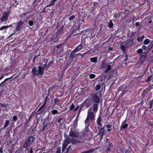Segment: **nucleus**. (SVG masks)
I'll list each match as a JSON object with an SVG mask.
<instances>
[{"label":"nucleus","instance_id":"obj_34","mask_svg":"<svg viewBox=\"0 0 153 153\" xmlns=\"http://www.w3.org/2000/svg\"><path fill=\"white\" fill-rule=\"evenodd\" d=\"M150 42V40L149 39H146L143 42L144 44L146 45L148 44Z\"/></svg>","mask_w":153,"mask_h":153},{"label":"nucleus","instance_id":"obj_59","mask_svg":"<svg viewBox=\"0 0 153 153\" xmlns=\"http://www.w3.org/2000/svg\"><path fill=\"white\" fill-rule=\"evenodd\" d=\"M150 104H153V100L150 101Z\"/></svg>","mask_w":153,"mask_h":153},{"label":"nucleus","instance_id":"obj_17","mask_svg":"<svg viewBox=\"0 0 153 153\" xmlns=\"http://www.w3.org/2000/svg\"><path fill=\"white\" fill-rule=\"evenodd\" d=\"M123 88L122 86L118 88V90H117V92L118 93L119 92H120L121 90H122V92L123 91V92L122 93H121L122 96L123 95H124V94L125 93V92H126V91H125L124 90H123Z\"/></svg>","mask_w":153,"mask_h":153},{"label":"nucleus","instance_id":"obj_16","mask_svg":"<svg viewBox=\"0 0 153 153\" xmlns=\"http://www.w3.org/2000/svg\"><path fill=\"white\" fill-rule=\"evenodd\" d=\"M106 127L107 128L106 131L107 132H110L112 130V125L110 124H107L106 125Z\"/></svg>","mask_w":153,"mask_h":153},{"label":"nucleus","instance_id":"obj_22","mask_svg":"<svg viewBox=\"0 0 153 153\" xmlns=\"http://www.w3.org/2000/svg\"><path fill=\"white\" fill-rule=\"evenodd\" d=\"M77 121L76 119L75 120L73 123V127L71 128H75L77 127Z\"/></svg>","mask_w":153,"mask_h":153},{"label":"nucleus","instance_id":"obj_27","mask_svg":"<svg viewBox=\"0 0 153 153\" xmlns=\"http://www.w3.org/2000/svg\"><path fill=\"white\" fill-rule=\"evenodd\" d=\"M94 151V150L93 149H91L89 150L85 151L81 153H92Z\"/></svg>","mask_w":153,"mask_h":153},{"label":"nucleus","instance_id":"obj_15","mask_svg":"<svg viewBox=\"0 0 153 153\" xmlns=\"http://www.w3.org/2000/svg\"><path fill=\"white\" fill-rule=\"evenodd\" d=\"M69 143L68 140L67 138L64 141V143L63 144L62 146L63 147L66 148L67 147L68 144Z\"/></svg>","mask_w":153,"mask_h":153},{"label":"nucleus","instance_id":"obj_12","mask_svg":"<svg viewBox=\"0 0 153 153\" xmlns=\"http://www.w3.org/2000/svg\"><path fill=\"white\" fill-rule=\"evenodd\" d=\"M101 117L100 116H99L98 118L97 121V123L98 125V128L99 129L100 128V127H101L102 126V125L101 123Z\"/></svg>","mask_w":153,"mask_h":153},{"label":"nucleus","instance_id":"obj_52","mask_svg":"<svg viewBox=\"0 0 153 153\" xmlns=\"http://www.w3.org/2000/svg\"><path fill=\"white\" fill-rule=\"evenodd\" d=\"M38 2V0H34L33 1V3L34 4H37Z\"/></svg>","mask_w":153,"mask_h":153},{"label":"nucleus","instance_id":"obj_6","mask_svg":"<svg viewBox=\"0 0 153 153\" xmlns=\"http://www.w3.org/2000/svg\"><path fill=\"white\" fill-rule=\"evenodd\" d=\"M9 15V13L8 12H5L3 14L1 18V22H3L6 21L8 19Z\"/></svg>","mask_w":153,"mask_h":153},{"label":"nucleus","instance_id":"obj_43","mask_svg":"<svg viewBox=\"0 0 153 153\" xmlns=\"http://www.w3.org/2000/svg\"><path fill=\"white\" fill-rule=\"evenodd\" d=\"M75 18V16L74 15H72V16H71V17H69V19L71 21L73 19H74Z\"/></svg>","mask_w":153,"mask_h":153},{"label":"nucleus","instance_id":"obj_25","mask_svg":"<svg viewBox=\"0 0 153 153\" xmlns=\"http://www.w3.org/2000/svg\"><path fill=\"white\" fill-rule=\"evenodd\" d=\"M93 108L94 112H96L98 110V105L97 104H94Z\"/></svg>","mask_w":153,"mask_h":153},{"label":"nucleus","instance_id":"obj_23","mask_svg":"<svg viewBox=\"0 0 153 153\" xmlns=\"http://www.w3.org/2000/svg\"><path fill=\"white\" fill-rule=\"evenodd\" d=\"M10 122L9 120H6L4 127L2 128V129H4L9 124Z\"/></svg>","mask_w":153,"mask_h":153},{"label":"nucleus","instance_id":"obj_54","mask_svg":"<svg viewBox=\"0 0 153 153\" xmlns=\"http://www.w3.org/2000/svg\"><path fill=\"white\" fill-rule=\"evenodd\" d=\"M71 147V146H68V148L66 150H67V152H69V149Z\"/></svg>","mask_w":153,"mask_h":153},{"label":"nucleus","instance_id":"obj_13","mask_svg":"<svg viewBox=\"0 0 153 153\" xmlns=\"http://www.w3.org/2000/svg\"><path fill=\"white\" fill-rule=\"evenodd\" d=\"M104 127L105 126H104L101 129H99V131L98 133V134H102V135H104L106 133L104 129Z\"/></svg>","mask_w":153,"mask_h":153},{"label":"nucleus","instance_id":"obj_9","mask_svg":"<svg viewBox=\"0 0 153 153\" xmlns=\"http://www.w3.org/2000/svg\"><path fill=\"white\" fill-rule=\"evenodd\" d=\"M49 120L48 118H46L44 121L43 124V129H45L49 125Z\"/></svg>","mask_w":153,"mask_h":153},{"label":"nucleus","instance_id":"obj_36","mask_svg":"<svg viewBox=\"0 0 153 153\" xmlns=\"http://www.w3.org/2000/svg\"><path fill=\"white\" fill-rule=\"evenodd\" d=\"M101 88V86L100 85H97L95 87V89L97 91H98Z\"/></svg>","mask_w":153,"mask_h":153},{"label":"nucleus","instance_id":"obj_42","mask_svg":"<svg viewBox=\"0 0 153 153\" xmlns=\"http://www.w3.org/2000/svg\"><path fill=\"white\" fill-rule=\"evenodd\" d=\"M95 77V75L94 74H91L89 75V78L92 79L94 78Z\"/></svg>","mask_w":153,"mask_h":153},{"label":"nucleus","instance_id":"obj_53","mask_svg":"<svg viewBox=\"0 0 153 153\" xmlns=\"http://www.w3.org/2000/svg\"><path fill=\"white\" fill-rule=\"evenodd\" d=\"M61 153V149L60 148H59L56 151V153Z\"/></svg>","mask_w":153,"mask_h":153},{"label":"nucleus","instance_id":"obj_45","mask_svg":"<svg viewBox=\"0 0 153 153\" xmlns=\"http://www.w3.org/2000/svg\"><path fill=\"white\" fill-rule=\"evenodd\" d=\"M111 65H108V66H107L106 69H107V70H109V71L111 69Z\"/></svg>","mask_w":153,"mask_h":153},{"label":"nucleus","instance_id":"obj_57","mask_svg":"<svg viewBox=\"0 0 153 153\" xmlns=\"http://www.w3.org/2000/svg\"><path fill=\"white\" fill-rule=\"evenodd\" d=\"M65 148H65V147H62V152H63L65 151Z\"/></svg>","mask_w":153,"mask_h":153},{"label":"nucleus","instance_id":"obj_32","mask_svg":"<svg viewBox=\"0 0 153 153\" xmlns=\"http://www.w3.org/2000/svg\"><path fill=\"white\" fill-rule=\"evenodd\" d=\"M112 146V144L111 143H110L109 144V146H108V148L107 149L106 151H109L111 150V149Z\"/></svg>","mask_w":153,"mask_h":153},{"label":"nucleus","instance_id":"obj_55","mask_svg":"<svg viewBox=\"0 0 153 153\" xmlns=\"http://www.w3.org/2000/svg\"><path fill=\"white\" fill-rule=\"evenodd\" d=\"M139 25V22H137L135 23V25L136 27H138Z\"/></svg>","mask_w":153,"mask_h":153},{"label":"nucleus","instance_id":"obj_28","mask_svg":"<svg viewBox=\"0 0 153 153\" xmlns=\"http://www.w3.org/2000/svg\"><path fill=\"white\" fill-rule=\"evenodd\" d=\"M86 53V52L83 54H82L81 53H78V54H76V55H77L78 56H79V57L78 58L79 59H82V58H83L84 54Z\"/></svg>","mask_w":153,"mask_h":153},{"label":"nucleus","instance_id":"obj_58","mask_svg":"<svg viewBox=\"0 0 153 153\" xmlns=\"http://www.w3.org/2000/svg\"><path fill=\"white\" fill-rule=\"evenodd\" d=\"M61 46V45H57L56 46V48H59L60 47V46Z\"/></svg>","mask_w":153,"mask_h":153},{"label":"nucleus","instance_id":"obj_5","mask_svg":"<svg viewBox=\"0 0 153 153\" xmlns=\"http://www.w3.org/2000/svg\"><path fill=\"white\" fill-rule=\"evenodd\" d=\"M69 135L71 137H77L79 136V133L76 129L71 128Z\"/></svg>","mask_w":153,"mask_h":153},{"label":"nucleus","instance_id":"obj_14","mask_svg":"<svg viewBox=\"0 0 153 153\" xmlns=\"http://www.w3.org/2000/svg\"><path fill=\"white\" fill-rule=\"evenodd\" d=\"M67 139L69 143H71L73 144H74L76 143V142H79V141H76L74 139L70 138L69 137H68V138H67Z\"/></svg>","mask_w":153,"mask_h":153},{"label":"nucleus","instance_id":"obj_20","mask_svg":"<svg viewBox=\"0 0 153 153\" xmlns=\"http://www.w3.org/2000/svg\"><path fill=\"white\" fill-rule=\"evenodd\" d=\"M146 58L145 56H141L140 59L139 61L140 63L142 64L146 60Z\"/></svg>","mask_w":153,"mask_h":153},{"label":"nucleus","instance_id":"obj_10","mask_svg":"<svg viewBox=\"0 0 153 153\" xmlns=\"http://www.w3.org/2000/svg\"><path fill=\"white\" fill-rule=\"evenodd\" d=\"M23 22L21 21L18 22L16 27V30L17 31H19L20 29L22 27V26L23 25Z\"/></svg>","mask_w":153,"mask_h":153},{"label":"nucleus","instance_id":"obj_48","mask_svg":"<svg viewBox=\"0 0 153 153\" xmlns=\"http://www.w3.org/2000/svg\"><path fill=\"white\" fill-rule=\"evenodd\" d=\"M152 76H149L147 80V82H149L151 81Z\"/></svg>","mask_w":153,"mask_h":153},{"label":"nucleus","instance_id":"obj_38","mask_svg":"<svg viewBox=\"0 0 153 153\" xmlns=\"http://www.w3.org/2000/svg\"><path fill=\"white\" fill-rule=\"evenodd\" d=\"M54 103L56 104H59V99L57 98L54 99Z\"/></svg>","mask_w":153,"mask_h":153},{"label":"nucleus","instance_id":"obj_29","mask_svg":"<svg viewBox=\"0 0 153 153\" xmlns=\"http://www.w3.org/2000/svg\"><path fill=\"white\" fill-rule=\"evenodd\" d=\"M97 57H94L90 58V61L92 62H97Z\"/></svg>","mask_w":153,"mask_h":153},{"label":"nucleus","instance_id":"obj_31","mask_svg":"<svg viewBox=\"0 0 153 153\" xmlns=\"http://www.w3.org/2000/svg\"><path fill=\"white\" fill-rule=\"evenodd\" d=\"M136 32H133L132 33H131L130 38L131 39H133L132 40H133L134 39L133 38V37L136 35Z\"/></svg>","mask_w":153,"mask_h":153},{"label":"nucleus","instance_id":"obj_37","mask_svg":"<svg viewBox=\"0 0 153 153\" xmlns=\"http://www.w3.org/2000/svg\"><path fill=\"white\" fill-rule=\"evenodd\" d=\"M9 27V26H3L0 28V30H2L4 29H6Z\"/></svg>","mask_w":153,"mask_h":153},{"label":"nucleus","instance_id":"obj_7","mask_svg":"<svg viewBox=\"0 0 153 153\" xmlns=\"http://www.w3.org/2000/svg\"><path fill=\"white\" fill-rule=\"evenodd\" d=\"M86 125L87 126L85 127V128L82 131V136L83 137H84L87 134L89 131V128L88 127V126L87 125Z\"/></svg>","mask_w":153,"mask_h":153},{"label":"nucleus","instance_id":"obj_51","mask_svg":"<svg viewBox=\"0 0 153 153\" xmlns=\"http://www.w3.org/2000/svg\"><path fill=\"white\" fill-rule=\"evenodd\" d=\"M0 105H1L2 107H6L7 105H5L4 103H1L0 104Z\"/></svg>","mask_w":153,"mask_h":153},{"label":"nucleus","instance_id":"obj_2","mask_svg":"<svg viewBox=\"0 0 153 153\" xmlns=\"http://www.w3.org/2000/svg\"><path fill=\"white\" fill-rule=\"evenodd\" d=\"M44 68L41 66L33 67L31 71L32 74L33 75H36L39 77H41L42 75L44 74Z\"/></svg>","mask_w":153,"mask_h":153},{"label":"nucleus","instance_id":"obj_47","mask_svg":"<svg viewBox=\"0 0 153 153\" xmlns=\"http://www.w3.org/2000/svg\"><path fill=\"white\" fill-rule=\"evenodd\" d=\"M137 40L138 42H141L142 40V38L140 37H138L137 38Z\"/></svg>","mask_w":153,"mask_h":153},{"label":"nucleus","instance_id":"obj_46","mask_svg":"<svg viewBox=\"0 0 153 153\" xmlns=\"http://www.w3.org/2000/svg\"><path fill=\"white\" fill-rule=\"evenodd\" d=\"M143 51L142 49L141 48H140L137 50V52L138 53H142Z\"/></svg>","mask_w":153,"mask_h":153},{"label":"nucleus","instance_id":"obj_18","mask_svg":"<svg viewBox=\"0 0 153 153\" xmlns=\"http://www.w3.org/2000/svg\"><path fill=\"white\" fill-rule=\"evenodd\" d=\"M82 47V44H80L77 46L76 48L74 50L76 52L77 51H79L81 50Z\"/></svg>","mask_w":153,"mask_h":153},{"label":"nucleus","instance_id":"obj_33","mask_svg":"<svg viewBox=\"0 0 153 153\" xmlns=\"http://www.w3.org/2000/svg\"><path fill=\"white\" fill-rule=\"evenodd\" d=\"M45 105V103L44 102V104L42 105L41 107L38 109V111H40L42 110V109L44 108V107Z\"/></svg>","mask_w":153,"mask_h":153},{"label":"nucleus","instance_id":"obj_11","mask_svg":"<svg viewBox=\"0 0 153 153\" xmlns=\"http://www.w3.org/2000/svg\"><path fill=\"white\" fill-rule=\"evenodd\" d=\"M128 126V124L127 123V120H125L122 123L120 129H125Z\"/></svg>","mask_w":153,"mask_h":153},{"label":"nucleus","instance_id":"obj_1","mask_svg":"<svg viewBox=\"0 0 153 153\" xmlns=\"http://www.w3.org/2000/svg\"><path fill=\"white\" fill-rule=\"evenodd\" d=\"M132 39H127L125 42L120 41V48L122 50L123 53H125V51L128 48L133 45L134 41Z\"/></svg>","mask_w":153,"mask_h":153},{"label":"nucleus","instance_id":"obj_4","mask_svg":"<svg viewBox=\"0 0 153 153\" xmlns=\"http://www.w3.org/2000/svg\"><path fill=\"white\" fill-rule=\"evenodd\" d=\"M35 140V139L33 136L28 137L26 140L25 144L23 146L25 148L26 150L28 149V146L30 144L33 143Z\"/></svg>","mask_w":153,"mask_h":153},{"label":"nucleus","instance_id":"obj_44","mask_svg":"<svg viewBox=\"0 0 153 153\" xmlns=\"http://www.w3.org/2000/svg\"><path fill=\"white\" fill-rule=\"evenodd\" d=\"M74 107H75V106H74V104L73 103L72 104V105H71V107L70 108V110H72L74 108Z\"/></svg>","mask_w":153,"mask_h":153},{"label":"nucleus","instance_id":"obj_50","mask_svg":"<svg viewBox=\"0 0 153 153\" xmlns=\"http://www.w3.org/2000/svg\"><path fill=\"white\" fill-rule=\"evenodd\" d=\"M33 151L32 150V148L31 147L30 150L27 151L28 153H32Z\"/></svg>","mask_w":153,"mask_h":153},{"label":"nucleus","instance_id":"obj_56","mask_svg":"<svg viewBox=\"0 0 153 153\" xmlns=\"http://www.w3.org/2000/svg\"><path fill=\"white\" fill-rule=\"evenodd\" d=\"M142 48L143 49H146V46L143 45L142 47Z\"/></svg>","mask_w":153,"mask_h":153},{"label":"nucleus","instance_id":"obj_63","mask_svg":"<svg viewBox=\"0 0 153 153\" xmlns=\"http://www.w3.org/2000/svg\"><path fill=\"white\" fill-rule=\"evenodd\" d=\"M36 56H35V57H34V58H33V60L34 61V62H35V59H36Z\"/></svg>","mask_w":153,"mask_h":153},{"label":"nucleus","instance_id":"obj_19","mask_svg":"<svg viewBox=\"0 0 153 153\" xmlns=\"http://www.w3.org/2000/svg\"><path fill=\"white\" fill-rule=\"evenodd\" d=\"M153 45V42H152L148 46L147 48L146 49V52L148 53L150 50L152 46Z\"/></svg>","mask_w":153,"mask_h":153},{"label":"nucleus","instance_id":"obj_30","mask_svg":"<svg viewBox=\"0 0 153 153\" xmlns=\"http://www.w3.org/2000/svg\"><path fill=\"white\" fill-rule=\"evenodd\" d=\"M113 24L112 21L111 20H110L108 24V27L109 28H111L113 27Z\"/></svg>","mask_w":153,"mask_h":153},{"label":"nucleus","instance_id":"obj_26","mask_svg":"<svg viewBox=\"0 0 153 153\" xmlns=\"http://www.w3.org/2000/svg\"><path fill=\"white\" fill-rule=\"evenodd\" d=\"M64 120L62 118H59L58 120V122L61 125H62L64 123Z\"/></svg>","mask_w":153,"mask_h":153},{"label":"nucleus","instance_id":"obj_39","mask_svg":"<svg viewBox=\"0 0 153 153\" xmlns=\"http://www.w3.org/2000/svg\"><path fill=\"white\" fill-rule=\"evenodd\" d=\"M58 113V111L55 109L51 111V113L53 114H56Z\"/></svg>","mask_w":153,"mask_h":153},{"label":"nucleus","instance_id":"obj_21","mask_svg":"<svg viewBox=\"0 0 153 153\" xmlns=\"http://www.w3.org/2000/svg\"><path fill=\"white\" fill-rule=\"evenodd\" d=\"M10 78H11V77L9 78H7L6 79H5L0 84V88L1 87H2V88L3 87L4 85H5V82L7 81L8 79H10Z\"/></svg>","mask_w":153,"mask_h":153},{"label":"nucleus","instance_id":"obj_40","mask_svg":"<svg viewBox=\"0 0 153 153\" xmlns=\"http://www.w3.org/2000/svg\"><path fill=\"white\" fill-rule=\"evenodd\" d=\"M33 20H30L28 22V24L30 26H32L33 24Z\"/></svg>","mask_w":153,"mask_h":153},{"label":"nucleus","instance_id":"obj_3","mask_svg":"<svg viewBox=\"0 0 153 153\" xmlns=\"http://www.w3.org/2000/svg\"><path fill=\"white\" fill-rule=\"evenodd\" d=\"M92 109L90 108L88 111L87 117L85 121V123L88 126L89 124V120L93 121L94 119L95 116L92 112Z\"/></svg>","mask_w":153,"mask_h":153},{"label":"nucleus","instance_id":"obj_62","mask_svg":"<svg viewBox=\"0 0 153 153\" xmlns=\"http://www.w3.org/2000/svg\"><path fill=\"white\" fill-rule=\"evenodd\" d=\"M47 97H46L45 99V102H45V104H46V102H47Z\"/></svg>","mask_w":153,"mask_h":153},{"label":"nucleus","instance_id":"obj_64","mask_svg":"<svg viewBox=\"0 0 153 153\" xmlns=\"http://www.w3.org/2000/svg\"><path fill=\"white\" fill-rule=\"evenodd\" d=\"M4 77V75L1 76V77H0V80L2 79Z\"/></svg>","mask_w":153,"mask_h":153},{"label":"nucleus","instance_id":"obj_60","mask_svg":"<svg viewBox=\"0 0 153 153\" xmlns=\"http://www.w3.org/2000/svg\"><path fill=\"white\" fill-rule=\"evenodd\" d=\"M109 71V70H107V69H106L105 71H104V72L105 73H107L108 72V71Z\"/></svg>","mask_w":153,"mask_h":153},{"label":"nucleus","instance_id":"obj_24","mask_svg":"<svg viewBox=\"0 0 153 153\" xmlns=\"http://www.w3.org/2000/svg\"><path fill=\"white\" fill-rule=\"evenodd\" d=\"M76 52L74 50L72 51L71 53L70 57L71 59H73L75 57V53Z\"/></svg>","mask_w":153,"mask_h":153},{"label":"nucleus","instance_id":"obj_41","mask_svg":"<svg viewBox=\"0 0 153 153\" xmlns=\"http://www.w3.org/2000/svg\"><path fill=\"white\" fill-rule=\"evenodd\" d=\"M114 16L115 18H118L120 17V15L119 13H115L114 15Z\"/></svg>","mask_w":153,"mask_h":153},{"label":"nucleus","instance_id":"obj_49","mask_svg":"<svg viewBox=\"0 0 153 153\" xmlns=\"http://www.w3.org/2000/svg\"><path fill=\"white\" fill-rule=\"evenodd\" d=\"M17 117L16 116H14L13 117V121H16L17 119Z\"/></svg>","mask_w":153,"mask_h":153},{"label":"nucleus","instance_id":"obj_8","mask_svg":"<svg viewBox=\"0 0 153 153\" xmlns=\"http://www.w3.org/2000/svg\"><path fill=\"white\" fill-rule=\"evenodd\" d=\"M93 100L95 102L97 103L99 102L100 99L99 97L96 94H94L92 96Z\"/></svg>","mask_w":153,"mask_h":153},{"label":"nucleus","instance_id":"obj_61","mask_svg":"<svg viewBox=\"0 0 153 153\" xmlns=\"http://www.w3.org/2000/svg\"><path fill=\"white\" fill-rule=\"evenodd\" d=\"M100 135L101 136V138L100 139V140H101L103 138V137L104 135H102V134H100Z\"/></svg>","mask_w":153,"mask_h":153},{"label":"nucleus","instance_id":"obj_35","mask_svg":"<svg viewBox=\"0 0 153 153\" xmlns=\"http://www.w3.org/2000/svg\"><path fill=\"white\" fill-rule=\"evenodd\" d=\"M113 76V71H111L109 73L108 75V79H110Z\"/></svg>","mask_w":153,"mask_h":153}]
</instances>
